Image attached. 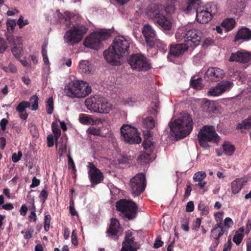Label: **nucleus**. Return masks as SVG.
<instances>
[{
    "label": "nucleus",
    "instance_id": "nucleus-1",
    "mask_svg": "<svg viewBox=\"0 0 251 251\" xmlns=\"http://www.w3.org/2000/svg\"><path fill=\"white\" fill-rule=\"evenodd\" d=\"M129 47L130 42L125 37H115L109 48L103 51L105 60L111 65H120L121 58L129 54Z\"/></svg>",
    "mask_w": 251,
    "mask_h": 251
},
{
    "label": "nucleus",
    "instance_id": "nucleus-2",
    "mask_svg": "<svg viewBox=\"0 0 251 251\" xmlns=\"http://www.w3.org/2000/svg\"><path fill=\"white\" fill-rule=\"evenodd\" d=\"M169 126L172 134L177 139H182L188 136L193 128V121L191 116L187 111L176 113Z\"/></svg>",
    "mask_w": 251,
    "mask_h": 251
},
{
    "label": "nucleus",
    "instance_id": "nucleus-3",
    "mask_svg": "<svg viewBox=\"0 0 251 251\" xmlns=\"http://www.w3.org/2000/svg\"><path fill=\"white\" fill-rule=\"evenodd\" d=\"M201 36V31L197 29L194 24L178 28L175 34L178 41H182L191 48H195L200 44Z\"/></svg>",
    "mask_w": 251,
    "mask_h": 251
},
{
    "label": "nucleus",
    "instance_id": "nucleus-4",
    "mask_svg": "<svg viewBox=\"0 0 251 251\" xmlns=\"http://www.w3.org/2000/svg\"><path fill=\"white\" fill-rule=\"evenodd\" d=\"M165 7L155 3L149 5L146 9V13L149 18L152 19L165 30H170L172 23L170 18L164 15Z\"/></svg>",
    "mask_w": 251,
    "mask_h": 251
},
{
    "label": "nucleus",
    "instance_id": "nucleus-5",
    "mask_svg": "<svg viewBox=\"0 0 251 251\" xmlns=\"http://www.w3.org/2000/svg\"><path fill=\"white\" fill-rule=\"evenodd\" d=\"M91 87L87 82L78 80L71 81L65 88L67 96L78 98L86 97L91 92Z\"/></svg>",
    "mask_w": 251,
    "mask_h": 251
},
{
    "label": "nucleus",
    "instance_id": "nucleus-6",
    "mask_svg": "<svg viewBox=\"0 0 251 251\" xmlns=\"http://www.w3.org/2000/svg\"><path fill=\"white\" fill-rule=\"evenodd\" d=\"M200 145L203 148L208 149L210 146L208 142L218 144L220 138L216 133L214 126H205L200 130L198 135Z\"/></svg>",
    "mask_w": 251,
    "mask_h": 251
},
{
    "label": "nucleus",
    "instance_id": "nucleus-7",
    "mask_svg": "<svg viewBox=\"0 0 251 251\" xmlns=\"http://www.w3.org/2000/svg\"><path fill=\"white\" fill-rule=\"evenodd\" d=\"M111 36V32L107 29H100L91 33L84 42L86 47L97 50L102 45L101 41L108 39Z\"/></svg>",
    "mask_w": 251,
    "mask_h": 251
},
{
    "label": "nucleus",
    "instance_id": "nucleus-8",
    "mask_svg": "<svg viewBox=\"0 0 251 251\" xmlns=\"http://www.w3.org/2000/svg\"><path fill=\"white\" fill-rule=\"evenodd\" d=\"M116 209L121 212L122 216L128 220L134 219L137 214V206L132 201L122 199L116 203Z\"/></svg>",
    "mask_w": 251,
    "mask_h": 251
},
{
    "label": "nucleus",
    "instance_id": "nucleus-9",
    "mask_svg": "<svg viewBox=\"0 0 251 251\" xmlns=\"http://www.w3.org/2000/svg\"><path fill=\"white\" fill-rule=\"evenodd\" d=\"M217 12V6L213 2H207L204 5H201L198 8L196 13L197 21L201 24L207 23Z\"/></svg>",
    "mask_w": 251,
    "mask_h": 251
},
{
    "label": "nucleus",
    "instance_id": "nucleus-10",
    "mask_svg": "<svg viewBox=\"0 0 251 251\" xmlns=\"http://www.w3.org/2000/svg\"><path fill=\"white\" fill-rule=\"evenodd\" d=\"M88 28L83 25H75L67 30L64 36L65 41L71 45H74L79 43L82 39L83 35L87 32Z\"/></svg>",
    "mask_w": 251,
    "mask_h": 251
},
{
    "label": "nucleus",
    "instance_id": "nucleus-11",
    "mask_svg": "<svg viewBox=\"0 0 251 251\" xmlns=\"http://www.w3.org/2000/svg\"><path fill=\"white\" fill-rule=\"evenodd\" d=\"M85 104L88 110H112L113 108V105L107 99L100 96L87 98Z\"/></svg>",
    "mask_w": 251,
    "mask_h": 251
},
{
    "label": "nucleus",
    "instance_id": "nucleus-12",
    "mask_svg": "<svg viewBox=\"0 0 251 251\" xmlns=\"http://www.w3.org/2000/svg\"><path fill=\"white\" fill-rule=\"evenodd\" d=\"M128 63L133 70L137 71H147L151 68L149 60L146 56L139 53L130 56Z\"/></svg>",
    "mask_w": 251,
    "mask_h": 251
},
{
    "label": "nucleus",
    "instance_id": "nucleus-13",
    "mask_svg": "<svg viewBox=\"0 0 251 251\" xmlns=\"http://www.w3.org/2000/svg\"><path fill=\"white\" fill-rule=\"evenodd\" d=\"M121 134L125 142L130 144H139L141 138L137 130L135 127L127 125H124L121 127Z\"/></svg>",
    "mask_w": 251,
    "mask_h": 251
},
{
    "label": "nucleus",
    "instance_id": "nucleus-14",
    "mask_svg": "<svg viewBox=\"0 0 251 251\" xmlns=\"http://www.w3.org/2000/svg\"><path fill=\"white\" fill-rule=\"evenodd\" d=\"M130 187L131 193L134 197L141 195L146 186L145 176L143 173H138L130 179Z\"/></svg>",
    "mask_w": 251,
    "mask_h": 251
},
{
    "label": "nucleus",
    "instance_id": "nucleus-15",
    "mask_svg": "<svg viewBox=\"0 0 251 251\" xmlns=\"http://www.w3.org/2000/svg\"><path fill=\"white\" fill-rule=\"evenodd\" d=\"M140 248V244L135 241L134 233L130 230L126 231L120 251H138Z\"/></svg>",
    "mask_w": 251,
    "mask_h": 251
},
{
    "label": "nucleus",
    "instance_id": "nucleus-16",
    "mask_svg": "<svg viewBox=\"0 0 251 251\" xmlns=\"http://www.w3.org/2000/svg\"><path fill=\"white\" fill-rule=\"evenodd\" d=\"M229 62H236L243 64L249 63L251 61V53L244 50L232 52L229 59Z\"/></svg>",
    "mask_w": 251,
    "mask_h": 251
},
{
    "label": "nucleus",
    "instance_id": "nucleus-17",
    "mask_svg": "<svg viewBox=\"0 0 251 251\" xmlns=\"http://www.w3.org/2000/svg\"><path fill=\"white\" fill-rule=\"evenodd\" d=\"M88 167L89 168L88 174L90 182L95 184L100 183L103 179L102 173L95 166L93 162H89Z\"/></svg>",
    "mask_w": 251,
    "mask_h": 251
},
{
    "label": "nucleus",
    "instance_id": "nucleus-18",
    "mask_svg": "<svg viewBox=\"0 0 251 251\" xmlns=\"http://www.w3.org/2000/svg\"><path fill=\"white\" fill-rule=\"evenodd\" d=\"M223 70L217 67H210L206 72L205 79L207 81L218 82L225 76Z\"/></svg>",
    "mask_w": 251,
    "mask_h": 251
},
{
    "label": "nucleus",
    "instance_id": "nucleus-19",
    "mask_svg": "<svg viewBox=\"0 0 251 251\" xmlns=\"http://www.w3.org/2000/svg\"><path fill=\"white\" fill-rule=\"evenodd\" d=\"M142 33L148 46L153 48L154 46V42L157 39L155 30L150 25H145L142 29Z\"/></svg>",
    "mask_w": 251,
    "mask_h": 251
},
{
    "label": "nucleus",
    "instance_id": "nucleus-20",
    "mask_svg": "<svg viewBox=\"0 0 251 251\" xmlns=\"http://www.w3.org/2000/svg\"><path fill=\"white\" fill-rule=\"evenodd\" d=\"M121 227L119 221L116 218H112L110 224L107 231V236L114 240H118L121 234Z\"/></svg>",
    "mask_w": 251,
    "mask_h": 251
},
{
    "label": "nucleus",
    "instance_id": "nucleus-21",
    "mask_svg": "<svg viewBox=\"0 0 251 251\" xmlns=\"http://www.w3.org/2000/svg\"><path fill=\"white\" fill-rule=\"evenodd\" d=\"M189 47L184 42L171 45L170 48L169 54L171 57L178 58L183 54Z\"/></svg>",
    "mask_w": 251,
    "mask_h": 251
},
{
    "label": "nucleus",
    "instance_id": "nucleus-22",
    "mask_svg": "<svg viewBox=\"0 0 251 251\" xmlns=\"http://www.w3.org/2000/svg\"><path fill=\"white\" fill-rule=\"evenodd\" d=\"M39 99L36 95H33L29 101H23L19 103L16 110H25V108L32 107V110H37L38 108Z\"/></svg>",
    "mask_w": 251,
    "mask_h": 251
},
{
    "label": "nucleus",
    "instance_id": "nucleus-23",
    "mask_svg": "<svg viewBox=\"0 0 251 251\" xmlns=\"http://www.w3.org/2000/svg\"><path fill=\"white\" fill-rule=\"evenodd\" d=\"M201 0H186V3L181 5V9L186 13L196 12L201 6Z\"/></svg>",
    "mask_w": 251,
    "mask_h": 251
},
{
    "label": "nucleus",
    "instance_id": "nucleus-24",
    "mask_svg": "<svg viewBox=\"0 0 251 251\" xmlns=\"http://www.w3.org/2000/svg\"><path fill=\"white\" fill-rule=\"evenodd\" d=\"M79 122L84 125H97L101 123V120L100 118L94 117L92 115L85 114H81L79 116Z\"/></svg>",
    "mask_w": 251,
    "mask_h": 251
},
{
    "label": "nucleus",
    "instance_id": "nucleus-25",
    "mask_svg": "<svg viewBox=\"0 0 251 251\" xmlns=\"http://www.w3.org/2000/svg\"><path fill=\"white\" fill-rule=\"evenodd\" d=\"M247 181L248 179L246 177L238 178L233 180L231 183L232 193L234 194H238Z\"/></svg>",
    "mask_w": 251,
    "mask_h": 251
},
{
    "label": "nucleus",
    "instance_id": "nucleus-26",
    "mask_svg": "<svg viewBox=\"0 0 251 251\" xmlns=\"http://www.w3.org/2000/svg\"><path fill=\"white\" fill-rule=\"evenodd\" d=\"M240 39L245 41L250 40L251 39V30L246 27H243L239 29L235 36L234 41H237Z\"/></svg>",
    "mask_w": 251,
    "mask_h": 251
},
{
    "label": "nucleus",
    "instance_id": "nucleus-27",
    "mask_svg": "<svg viewBox=\"0 0 251 251\" xmlns=\"http://www.w3.org/2000/svg\"><path fill=\"white\" fill-rule=\"evenodd\" d=\"M71 14L68 12H65L64 14L60 12L59 10H57L55 13V18L57 22L60 24L66 22V26L69 27L70 25Z\"/></svg>",
    "mask_w": 251,
    "mask_h": 251
},
{
    "label": "nucleus",
    "instance_id": "nucleus-28",
    "mask_svg": "<svg viewBox=\"0 0 251 251\" xmlns=\"http://www.w3.org/2000/svg\"><path fill=\"white\" fill-rule=\"evenodd\" d=\"M225 233L224 227L223 224L217 223L214 225L211 231V238H220Z\"/></svg>",
    "mask_w": 251,
    "mask_h": 251
},
{
    "label": "nucleus",
    "instance_id": "nucleus-29",
    "mask_svg": "<svg viewBox=\"0 0 251 251\" xmlns=\"http://www.w3.org/2000/svg\"><path fill=\"white\" fill-rule=\"evenodd\" d=\"M199 104L202 110H217L215 103L206 99L199 100Z\"/></svg>",
    "mask_w": 251,
    "mask_h": 251
},
{
    "label": "nucleus",
    "instance_id": "nucleus-30",
    "mask_svg": "<svg viewBox=\"0 0 251 251\" xmlns=\"http://www.w3.org/2000/svg\"><path fill=\"white\" fill-rule=\"evenodd\" d=\"M154 157L152 152L145 151L138 157V161L140 163H148Z\"/></svg>",
    "mask_w": 251,
    "mask_h": 251
},
{
    "label": "nucleus",
    "instance_id": "nucleus-31",
    "mask_svg": "<svg viewBox=\"0 0 251 251\" xmlns=\"http://www.w3.org/2000/svg\"><path fill=\"white\" fill-rule=\"evenodd\" d=\"M218 86L222 94L227 91H229L233 86V83L228 80H223L219 82Z\"/></svg>",
    "mask_w": 251,
    "mask_h": 251
},
{
    "label": "nucleus",
    "instance_id": "nucleus-32",
    "mask_svg": "<svg viewBox=\"0 0 251 251\" xmlns=\"http://www.w3.org/2000/svg\"><path fill=\"white\" fill-rule=\"evenodd\" d=\"M7 40L9 44L14 46L22 47V39L20 36L14 37L12 34L7 35L6 36Z\"/></svg>",
    "mask_w": 251,
    "mask_h": 251
},
{
    "label": "nucleus",
    "instance_id": "nucleus-33",
    "mask_svg": "<svg viewBox=\"0 0 251 251\" xmlns=\"http://www.w3.org/2000/svg\"><path fill=\"white\" fill-rule=\"evenodd\" d=\"M235 24V21L233 18H226L222 22L221 25L226 31H230L234 27Z\"/></svg>",
    "mask_w": 251,
    "mask_h": 251
},
{
    "label": "nucleus",
    "instance_id": "nucleus-34",
    "mask_svg": "<svg viewBox=\"0 0 251 251\" xmlns=\"http://www.w3.org/2000/svg\"><path fill=\"white\" fill-rule=\"evenodd\" d=\"M79 70L81 73L89 74L92 71L91 64L87 61H81L79 64Z\"/></svg>",
    "mask_w": 251,
    "mask_h": 251
},
{
    "label": "nucleus",
    "instance_id": "nucleus-35",
    "mask_svg": "<svg viewBox=\"0 0 251 251\" xmlns=\"http://www.w3.org/2000/svg\"><path fill=\"white\" fill-rule=\"evenodd\" d=\"M202 79L201 77H198L197 79L195 77H192L190 80V85L192 88L196 90L201 89L203 85L202 83Z\"/></svg>",
    "mask_w": 251,
    "mask_h": 251
},
{
    "label": "nucleus",
    "instance_id": "nucleus-36",
    "mask_svg": "<svg viewBox=\"0 0 251 251\" xmlns=\"http://www.w3.org/2000/svg\"><path fill=\"white\" fill-rule=\"evenodd\" d=\"M16 20L11 19L10 18H8L6 21V26H7V32L6 33V36L7 35L12 34V33L14 31L15 27L16 25Z\"/></svg>",
    "mask_w": 251,
    "mask_h": 251
},
{
    "label": "nucleus",
    "instance_id": "nucleus-37",
    "mask_svg": "<svg viewBox=\"0 0 251 251\" xmlns=\"http://www.w3.org/2000/svg\"><path fill=\"white\" fill-rule=\"evenodd\" d=\"M223 149L225 154L227 155H232L235 151V147L228 142H225L222 145Z\"/></svg>",
    "mask_w": 251,
    "mask_h": 251
},
{
    "label": "nucleus",
    "instance_id": "nucleus-38",
    "mask_svg": "<svg viewBox=\"0 0 251 251\" xmlns=\"http://www.w3.org/2000/svg\"><path fill=\"white\" fill-rule=\"evenodd\" d=\"M142 145L145 151L153 152V142H152L150 139L145 138L142 143Z\"/></svg>",
    "mask_w": 251,
    "mask_h": 251
},
{
    "label": "nucleus",
    "instance_id": "nucleus-39",
    "mask_svg": "<svg viewBox=\"0 0 251 251\" xmlns=\"http://www.w3.org/2000/svg\"><path fill=\"white\" fill-rule=\"evenodd\" d=\"M178 0H169L167 4L165 7V11L166 13H171L175 10L176 4Z\"/></svg>",
    "mask_w": 251,
    "mask_h": 251
},
{
    "label": "nucleus",
    "instance_id": "nucleus-40",
    "mask_svg": "<svg viewBox=\"0 0 251 251\" xmlns=\"http://www.w3.org/2000/svg\"><path fill=\"white\" fill-rule=\"evenodd\" d=\"M154 46L153 48H157L160 51L162 52H165L167 50V45L163 41L157 39L155 42H154Z\"/></svg>",
    "mask_w": 251,
    "mask_h": 251
},
{
    "label": "nucleus",
    "instance_id": "nucleus-41",
    "mask_svg": "<svg viewBox=\"0 0 251 251\" xmlns=\"http://www.w3.org/2000/svg\"><path fill=\"white\" fill-rule=\"evenodd\" d=\"M251 127V116L247 120L243 121L241 123H238L237 128L241 129H246Z\"/></svg>",
    "mask_w": 251,
    "mask_h": 251
},
{
    "label": "nucleus",
    "instance_id": "nucleus-42",
    "mask_svg": "<svg viewBox=\"0 0 251 251\" xmlns=\"http://www.w3.org/2000/svg\"><path fill=\"white\" fill-rule=\"evenodd\" d=\"M143 124L146 128L150 129H153L155 126V122L151 117H149L145 119Z\"/></svg>",
    "mask_w": 251,
    "mask_h": 251
},
{
    "label": "nucleus",
    "instance_id": "nucleus-43",
    "mask_svg": "<svg viewBox=\"0 0 251 251\" xmlns=\"http://www.w3.org/2000/svg\"><path fill=\"white\" fill-rule=\"evenodd\" d=\"M11 51L14 56L17 58H20L23 54V48L22 46H14L11 49Z\"/></svg>",
    "mask_w": 251,
    "mask_h": 251
},
{
    "label": "nucleus",
    "instance_id": "nucleus-44",
    "mask_svg": "<svg viewBox=\"0 0 251 251\" xmlns=\"http://www.w3.org/2000/svg\"><path fill=\"white\" fill-rule=\"evenodd\" d=\"M52 131L53 133L55 140H57L61 135V130L58 127V125L53 122L51 124Z\"/></svg>",
    "mask_w": 251,
    "mask_h": 251
},
{
    "label": "nucleus",
    "instance_id": "nucleus-45",
    "mask_svg": "<svg viewBox=\"0 0 251 251\" xmlns=\"http://www.w3.org/2000/svg\"><path fill=\"white\" fill-rule=\"evenodd\" d=\"M87 132L89 134L94 136H102L101 135V130L100 128H96L93 126H90L87 130Z\"/></svg>",
    "mask_w": 251,
    "mask_h": 251
},
{
    "label": "nucleus",
    "instance_id": "nucleus-46",
    "mask_svg": "<svg viewBox=\"0 0 251 251\" xmlns=\"http://www.w3.org/2000/svg\"><path fill=\"white\" fill-rule=\"evenodd\" d=\"M206 173L204 172H198L195 174L193 176V179L195 181H201L203 180L206 177Z\"/></svg>",
    "mask_w": 251,
    "mask_h": 251
},
{
    "label": "nucleus",
    "instance_id": "nucleus-47",
    "mask_svg": "<svg viewBox=\"0 0 251 251\" xmlns=\"http://www.w3.org/2000/svg\"><path fill=\"white\" fill-rule=\"evenodd\" d=\"M207 94L209 96L217 97L222 95V93L217 85L216 87L210 89L207 92Z\"/></svg>",
    "mask_w": 251,
    "mask_h": 251
},
{
    "label": "nucleus",
    "instance_id": "nucleus-48",
    "mask_svg": "<svg viewBox=\"0 0 251 251\" xmlns=\"http://www.w3.org/2000/svg\"><path fill=\"white\" fill-rule=\"evenodd\" d=\"M244 237V234L242 233L236 232L233 237V241L237 245H239L242 242Z\"/></svg>",
    "mask_w": 251,
    "mask_h": 251
},
{
    "label": "nucleus",
    "instance_id": "nucleus-49",
    "mask_svg": "<svg viewBox=\"0 0 251 251\" xmlns=\"http://www.w3.org/2000/svg\"><path fill=\"white\" fill-rule=\"evenodd\" d=\"M51 216L50 215H46L44 217V229L46 231H48L50 229Z\"/></svg>",
    "mask_w": 251,
    "mask_h": 251
},
{
    "label": "nucleus",
    "instance_id": "nucleus-50",
    "mask_svg": "<svg viewBox=\"0 0 251 251\" xmlns=\"http://www.w3.org/2000/svg\"><path fill=\"white\" fill-rule=\"evenodd\" d=\"M19 28H22L24 26L29 24L27 20H24V17L21 15L17 22Z\"/></svg>",
    "mask_w": 251,
    "mask_h": 251
},
{
    "label": "nucleus",
    "instance_id": "nucleus-51",
    "mask_svg": "<svg viewBox=\"0 0 251 251\" xmlns=\"http://www.w3.org/2000/svg\"><path fill=\"white\" fill-rule=\"evenodd\" d=\"M198 209L201 211V214L202 215H206L209 213V207L204 205L203 204L200 203L198 206Z\"/></svg>",
    "mask_w": 251,
    "mask_h": 251
},
{
    "label": "nucleus",
    "instance_id": "nucleus-52",
    "mask_svg": "<svg viewBox=\"0 0 251 251\" xmlns=\"http://www.w3.org/2000/svg\"><path fill=\"white\" fill-rule=\"evenodd\" d=\"M34 231V230L33 228H28L26 231H24V230H22L21 231L22 234H24V237L25 239H29L31 238L32 236V233Z\"/></svg>",
    "mask_w": 251,
    "mask_h": 251
},
{
    "label": "nucleus",
    "instance_id": "nucleus-53",
    "mask_svg": "<svg viewBox=\"0 0 251 251\" xmlns=\"http://www.w3.org/2000/svg\"><path fill=\"white\" fill-rule=\"evenodd\" d=\"M67 151V146L66 144L61 143L59 146L58 154L59 157L63 156V154Z\"/></svg>",
    "mask_w": 251,
    "mask_h": 251
},
{
    "label": "nucleus",
    "instance_id": "nucleus-54",
    "mask_svg": "<svg viewBox=\"0 0 251 251\" xmlns=\"http://www.w3.org/2000/svg\"><path fill=\"white\" fill-rule=\"evenodd\" d=\"M71 241L73 245L77 246L78 245L77 232L76 230H73L71 235Z\"/></svg>",
    "mask_w": 251,
    "mask_h": 251
},
{
    "label": "nucleus",
    "instance_id": "nucleus-55",
    "mask_svg": "<svg viewBox=\"0 0 251 251\" xmlns=\"http://www.w3.org/2000/svg\"><path fill=\"white\" fill-rule=\"evenodd\" d=\"M22 153L19 151L18 153H14L12 156V160L13 162L16 163L18 162L22 158Z\"/></svg>",
    "mask_w": 251,
    "mask_h": 251
},
{
    "label": "nucleus",
    "instance_id": "nucleus-56",
    "mask_svg": "<svg viewBox=\"0 0 251 251\" xmlns=\"http://www.w3.org/2000/svg\"><path fill=\"white\" fill-rule=\"evenodd\" d=\"M48 197V192L46 190H43L39 195V198L42 201V203H44Z\"/></svg>",
    "mask_w": 251,
    "mask_h": 251
},
{
    "label": "nucleus",
    "instance_id": "nucleus-57",
    "mask_svg": "<svg viewBox=\"0 0 251 251\" xmlns=\"http://www.w3.org/2000/svg\"><path fill=\"white\" fill-rule=\"evenodd\" d=\"M215 219L217 223L222 224V220L223 218V212H218L214 215Z\"/></svg>",
    "mask_w": 251,
    "mask_h": 251
},
{
    "label": "nucleus",
    "instance_id": "nucleus-58",
    "mask_svg": "<svg viewBox=\"0 0 251 251\" xmlns=\"http://www.w3.org/2000/svg\"><path fill=\"white\" fill-rule=\"evenodd\" d=\"M163 245V242L161 241V238L160 236H158L155 240L153 245L154 248L157 249L162 247Z\"/></svg>",
    "mask_w": 251,
    "mask_h": 251
},
{
    "label": "nucleus",
    "instance_id": "nucleus-59",
    "mask_svg": "<svg viewBox=\"0 0 251 251\" xmlns=\"http://www.w3.org/2000/svg\"><path fill=\"white\" fill-rule=\"evenodd\" d=\"M151 110H157L160 108V102L157 98L151 102Z\"/></svg>",
    "mask_w": 251,
    "mask_h": 251
},
{
    "label": "nucleus",
    "instance_id": "nucleus-60",
    "mask_svg": "<svg viewBox=\"0 0 251 251\" xmlns=\"http://www.w3.org/2000/svg\"><path fill=\"white\" fill-rule=\"evenodd\" d=\"M184 224H182L181 225V228L186 231H188L189 229V219L187 218H185L183 219V222Z\"/></svg>",
    "mask_w": 251,
    "mask_h": 251
},
{
    "label": "nucleus",
    "instance_id": "nucleus-61",
    "mask_svg": "<svg viewBox=\"0 0 251 251\" xmlns=\"http://www.w3.org/2000/svg\"><path fill=\"white\" fill-rule=\"evenodd\" d=\"M46 102L48 110H53V100L52 97L49 98Z\"/></svg>",
    "mask_w": 251,
    "mask_h": 251
},
{
    "label": "nucleus",
    "instance_id": "nucleus-62",
    "mask_svg": "<svg viewBox=\"0 0 251 251\" xmlns=\"http://www.w3.org/2000/svg\"><path fill=\"white\" fill-rule=\"evenodd\" d=\"M201 218H196L193 223V229L196 231H197L199 229V228L201 226Z\"/></svg>",
    "mask_w": 251,
    "mask_h": 251
},
{
    "label": "nucleus",
    "instance_id": "nucleus-63",
    "mask_svg": "<svg viewBox=\"0 0 251 251\" xmlns=\"http://www.w3.org/2000/svg\"><path fill=\"white\" fill-rule=\"evenodd\" d=\"M68 161L69 165L72 168L74 172L76 171L75 163H74V160H73L72 157H71L70 153L68 154Z\"/></svg>",
    "mask_w": 251,
    "mask_h": 251
},
{
    "label": "nucleus",
    "instance_id": "nucleus-64",
    "mask_svg": "<svg viewBox=\"0 0 251 251\" xmlns=\"http://www.w3.org/2000/svg\"><path fill=\"white\" fill-rule=\"evenodd\" d=\"M194 210V204L192 201H189L186 206V211L187 212H192Z\"/></svg>",
    "mask_w": 251,
    "mask_h": 251
}]
</instances>
